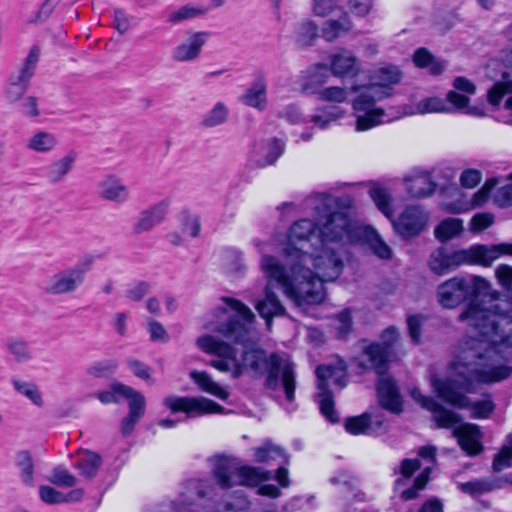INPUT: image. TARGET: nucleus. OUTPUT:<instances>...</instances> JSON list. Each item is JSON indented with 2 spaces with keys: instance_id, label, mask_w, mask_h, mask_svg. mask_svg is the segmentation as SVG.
<instances>
[{
  "instance_id": "nucleus-19",
  "label": "nucleus",
  "mask_w": 512,
  "mask_h": 512,
  "mask_svg": "<svg viewBox=\"0 0 512 512\" xmlns=\"http://www.w3.org/2000/svg\"><path fill=\"white\" fill-rule=\"evenodd\" d=\"M210 34L206 31L189 32L186 37L172 50V58L177 62H193L197 60L207 43Z\"/></svg>"
},
{
  "instance_id": "nucleus-30",
  "label": "nucleus",
  "mask_w": 512,
  "mask_h": 512,
  "mask_svg": "<svg viewBox=\"0 0 512 512\" xmlns=\"http://www.w3.org/2000/svg\"><path fill=\"white\" fill-rule=\"evenodd\" d=\"M25 145L29 151L34 153L50 154L57 149L59 140L55 133L39 129L27 138Z\"/></svg>"
},
{
  "instance_id": "nucleus-60",
  "label": "nucleus",
  "mask_w": 512,
  "mask_h": 512,
  "mask_svg": "<svg viewBox=\"0 0 512 512\" xmlns=\"http://www.w3.org/2000/svg\"><path fill=\"white\" fill-rule=\"evenodd\" d=\"M150 284L145 281L131 283L125 290V297L130 301H141L149 292Z\"/></svg>"
},
{
  "instance_id": "nucleus-40",
  "label": "nucleus",
  "mask_w": 512,
  "mask_h": 512,
  "mask_svg": "<svg viewBox=\"0 0 512 512\" xmlns=\"http://www.w3.org/2000/svg\"><path fill=\"white\" fill-rule=\"evenodd\" d=\"M74 466L82 477L92 478L101 466V458L94 452L81 451L77 455Z\"/></svg>"
},
{
  "instance_id": "nucleus-6",
  "label": "nucleus",
  "mask_w": 512,
  "mask_h": 512,
  "mask_svg": "<svg viewBox=\"0 0 512 512\" xmlns=\"http://www.w3.org/2000/svg\"><path fill=\"white\" fill-rule=\"evenodd\" d=\"M410 395L422 408L432 413L438 427L453 428V435L467 455L474 456L482 451V435L477 425L460 424L458 414L442 407L434 398L422 395L418 388L411 389Z\"/></svg>"
},
{
  "instance_id": "nucleus-16",
  "label": "nucleus",
  "mask_w": 512,
  "mask_h": 512,
  "mask_svg": "<svg viewBox=\"0 0 512 512\" xmlns=\"http://www.w3.org/2000/svg\"><path fill=\"white\" fill-rule=\"evenodd\" d=\"M115 390L128 401L129 412L121 423L122 433L128 435L134 430L135 425L143 417L146 408V400L141 392L124 384H118Z\"/></svg>"
},
{
  "instance_id": "nucleus-58",
  "label": "nucleus",
  "mask_w": 512,
  "mask_h": 512,
  "mask_svg": "<svg viewBox=\"0 0 512 512\" xmlns=\"http://www.w3.org/2000/svg\"><path fill=\"white\" fill-rule=\"evenodd\" d=\"M28 81L29 80L22 79V75L20 74L14 76L6 91L7 100L9 102L18 101L25 93Z\"/></svg>"
},
{
  "instance_id": "nucleus-41",
  "label": "nucleus",
  "mask_w": 512,
  "mask_h": 512,
  "mask_svg": "<svg viewBox=\"0 0 512 512\" xmlns=\"http://www.w3.org/2000/svg\"><path fill=\"white\" fill-rule=\"evenodd\" d=\"M457 487L465 494L477 498L499 487L498 482L493 479H476L468 482L458 483Z\"/></svg>"
},
{
  "instance_id": "nucleus-25",
  "label": "nucleus",
  "mask_w": 512,
  "mask_h": 512,
  "mask_svg": "<svg viewBox=\"0 0 512 512\" xmlns=\"http://www.w3.org/2000/svg\"><path fill=\"white\" fill-rule=\"evenodd\" d=\"M168 207L169 202L163 200L142 211L133 226L134 232L141 234L159 225L164 220Z\"/></svg>"
},
{
  "instance_id": "nucleus-45",
  "label": "nucleus",
  "mask_w": 512,
  "mask_h": 512,
  "mask_svg": "<svg viewBox=\"0 0 512 512\" xmlns=\"http://www.w3.org/2000/svg\"><path fill=\"white\" fill-rule=\"evenodd\" d=\"M229 109L223 102H216L214 106L205 113L201 124L206 128L222 125L226 122Z\"/></svg>"
},
{
  "instance_id": "nucleus-48",
  "label": "nucleus",
  "mask_w": 512,
  "mask_h": 512,
  "mask_svg": "<svg viewBox=\"0 0 512 512\" xmlns=\"http://www.w3.org/2000/svg\"><path fill=\"white\" fill-rule=\"evenodd\" d=\"M280 458L286 460L285 452L272 443L267 442L254 449V460L256 462L265 463Z\"/></svg>"
},
{
  "instance_id": "nucleus-23",
  "label": "nucleus",
  "mask_w": 512,
  "mask_h": 512,
  "mask_svg": "<svg viewBox=\"0 0 512 512\" xmlns=\"http://www.w3.org/2000/svg\"><path fill=\"white\" fill-rule=\"evenodd\" d=\"M333 481H338L343 485L342 495L339 499V506L343 512H363L357 505L365 500V495L356 489L357 481L346 474L340 475L339 478H335Z\"/></svg>"
},
{
  "instance_id": "nucleus-21",
  "label": "nucleus",
  "mask_w": 512,
  "mask_h": 512,
  "mask_svg": "<svg viewBox=\"0 0 512 512\" xmlns=\"http://www.w3.org/2000/svg\"><path fill=\"white\" fill-rule=\"evenodd\" d=\"M97 193L105 201L122 205L131 198V192L123 179L116 174L109 173L97 183Z\"/></svg>"
},
{
  "instance_id": "nucleus-11",
  "label": "nucleus",
  "mask_w": 512,
  "mask_h": 512,
  "mask_svg": "<svg viewBox=\"0 0 512 512\" xmlns=\"http://www.w3.org/2000/svg\"><path fill=\"white\" fill-rule=\"evenodd\" d=\"M462 265H479L477 246L467 249L448 250L439 247L434 250L428 260V266L437 275H445Z\"/></svg>"
},
{
  "instance_id": "nucleus-46",
  "label": "nucleus",
  "mask_w": 512,
  "mask_h": 512,
  "mask_svg": "<svg viewBox=\"0 0 512 512\" xmlns=\"http://www.w3.org/2000/svg\"><path fill=\"white\" fill-rule=\"evenodd\" d=\"M413 61L416 66L427 68L428 71L433 75H438L445 69L444 64L435 60L430 52L424 48H420L415 51Z\"/></svg>"
},
{
  "instance_id": "nucleus-61",
  "label": "nucleus",
  "mask_w": 512,
  "mask_h": 512,
  "mask_svg": "<svg viewBox=\"0 0 512 512\" xmlns=\"http://www.w3.org/2000/svg\"><path fill=\"white\" fill-rule=\"evenodd\" d=\"M494 223V215L489 212L475 214L470 221V231L473 233L481 232Z\"/></svg>"
},
{
  "instance_id": "nucleus-8",
  "label": "nucleus",
  "mask_w": 512,
  "mask_h": 512,
  "mask_svg": "<svg viewBox=\"0 0 512 512\" xmlns=\"http://www.w3.org/2000/svg\"><path fill=\"white\" fill-rule=\"evenodd\" d=\"M351 90L354 95L351 106L357 132L367 131L400 118L397 117L398 111L393 113L379 106L378 102L384 99L365 89L364 85L353 84Z\"/></svg>"
},
{
  "instance_id": "nucleus-14",
  "label": "nucleus",
  "mask_w": 512,
  "mask_h": 512,
  "mask_svg": "<svg viewBox=\"0 0 512 512\" xmlns=\"http://www.w3.org/2000/svg\"><path fill=\"white\" fill-rule=\"evenodd\" d=\"M430 220V214L421 205H409L394 219L395 232L404 239H411L422 233Z\"/></svg>"
},
{
  "instance_id": "nucleus-1",
  "label": "nucleus",
  "mask_w": 512,
  "mask_h": 512,
  "mask_svg": "<svg viewBox=\"0 0 512 512\" xmlns=\"http://www.w3.org/2000/svg\"><path fill=\"white\" fill-rule=\"evenodd\" d=\"M512 300L491 301L488 306L472 302L460 314L471 327L468 339L456 347L447 368V378L430 377L439 398L459 409H468L473 418H487L494 410L491 400L471 403L466 393L475 384L502 381L512 374Z\"/></svg>"
},
{
  "instance_id": "nucleus-52",
  "label": "nucleus",
  "mask_w": 512,
  "mask_h": 512,
  "mask_svg": "<svg viewBox=\"0 0 512 512\" xmlns=\"http://www.w3.org/2000/svg\"><path fill=\"white\" fill-rule=\"evenodd\" d=\"M512 461V434L507 436L506 443L494 457L493 469L497 472L511 466Z\"/></svg>"
},
{
  "instance_id": "nucleus-59",
  "label": "nucleus",
  "mask_w": 512,
  "mask_h": 512,
  "mask_svg": "<svg viewBox=\"0 0 512 512\" xmlns=\"http://www.w3.org/2000/svg\"><path fill=\"white\" fill-rule=\"evenodd\" d=\"M430 467H425L424 470L417 476L412 488L406 489L401 493V498L405 501L414 499L418 491L422 490L429 479Z\"/></svg>"
},
{
  "instance_id": "nucleus-47",
  "label": "nucleus",
  "mask_w": 512,
  "mask_h": 512,
  "mask_svg": "<svg viewBox=\"0 0 512 512\" xmlns=\"http://www.w3.org/2000/svg\"><path fill=\"white\" fill-rule=\"evenodd\" d=\"M353 91L350 87L330 86L318 92L319 99L326 102L344 103L349 100Z\"/></svg>"
},
{
  "instance_id": "nucleus-17",
  "label": "nucleus",
  "mask_w": 512,
  "mask_h": 512,
  "mask_svg": "<svg viewBox=\"0 0 512 512\" xmlns=\"http://www.w3.org/2000/svg\"><path fill=\"white\" fill-rule=\"evenodd\" d=\"M500 183L498 178H489L485 181L483 186L470 198L465 197L460 192L459 198L453 202L444 203L443 208L445 211L453 214H461L477 207L483 206L489 199L491 191Z\"/></svg>"
},
{
  "instance_id": "nucleus-49",
  "label": "nucleus",
  "mask_w": 512,
  "mask_h": 512,
  "mask_svg": "<svg viewBox=\"0 0 512 512\" xmlns=\"http://www.w3.org/2000/svg\"><path fill=\"white\" fill-rule=\"evenodd\" d=\"M16 465L19 469L22 481L26 485L32 486L34 483V465L30 453L27 451H20L16 456Z\"/></svg>"
},
{
  "instance_id": "nucleus-62",
  "label": "nucleus",
  "mask_w": 512,
  "mask_h": 512,
  "mask_svg": "<svg viewBox=\"0 0 512 512\" xmlns=\"http://www.w3.org/2000/svg\"><path fill=\"white\" fill-rule=\"evenodd\" d=\"M39 496L44 503L49 505L64 503V494L48 485H41L39 487Z\"/></svg>"
},
{
  "instance_id": "nucleus-34",
  "label": "nucleus",
  "mask_w": 512,
  "mask_h": 512,
  "mask_svg": "<svg viewBox=\"0 0 512 512\" xmlns=\"http://www.w3.org/2000/svg\"><path fill=\"white\" fill-rule=\"evenodd\" d=\"M344 115L345 111L336 106L318 108L309 116L308 122L312 124L313 128L326 130L332 124L341 120Z\"/></svg>"
},
{
  "instance_id": "nucleus-12",
  "label": "nucleus",
  "mask_w": 512,
  "mask_h": 512,
  "mask_svg": "<svg viewBox=\"0 0 512 512\" xmlns=\"http://www.w3.org/2000/svg\"><path fill=\"white\" fill-rule=\"evenodd\" d=\"M163 405L172 413H184L187 418L208 414H221L224 408L206 397H187L170 395L163 399Z\"/></svg>"
},
{
  "instance_id": "nucleus-53",
  "label": "nucleus",
  "mask_w": 512,
  "mask_h": 512,
  "mask_svg": "<svg viewBox=\"0 0 512 512\" xmlns=\"http://www.w3.org/2000/svg\"><path fill=\"white\" fill-rule=\"evenodd\" d=\"M370 196L376 204L377 208L388 218H393V210L391 207V199L389 194L381 188H374L370 191Z\"/></svg>"
},
{
  "instance_id": "nucleus-15",
  "label": "nucleus",
  "mask_w": 512,
  "mask_h": 512,
  "mask_svg": "<svg viewBox=\"0 0 512 512\" xmlns=\"http://www.w3.org/2000/svg\"><path fill=\"white\" fill-rule=\"evenodd\" d=\"M487 100L492 106H503L499 108L498 120L512 126V80L503 73L502 79L497 80L487 91Z\"/></svg>"
},
{
  "instance_id": "nucleus-37",
  "label": "nucleus",
  "mask_w": 512,
  "mask_h": 512,
  "mask_svg": "<svg viewBox=\"0 0 512 512\" xmlns=\"http://www.w3.org/2000/svg\"><path fill=\"white\" fill-rule=\"evenodd\" d=\"M319 35H321L319 27L311 19H305L295 26L294 39L300 47L312 46Z\"/></svg>"
},
{
  "instance_id": "nucleus-28",
  "label": "nucleus",
  "mask_w": 512,
  "mask_h": 512,
  "mask_svg": "<svg viewBox=\"0 0 512 512\" xmlns=\"http://www.w3.org/2000/svg\"><path fill=\"white\" fill-rule=\"evenodd\" d=\"M450 106L445 100L439 97H427L418 101L415 105H405L398 111L397 117L413 116L428 113H449Z\"/></svg>"
},
{
  "instance_id": "nucleus-29",
  "label": "nucleus",
  "mask_w": 512,
  "mask_h": 512,
  "mask_svg": "<svg viewBox=\"0 0 512 512\" xmlns=\"http://www.w3.org/2000/svg\"><path fill=\"white\" fill-rule=\"evenodd\" d=\"M77 161V153L73 150L52 161L46 168L45 177L52 184L63 182L73 170Z\"/></svg>"
},
{
  "instance_id": "nucleus-44",
  "label": "nucleus",
  "mask_w": 512,
  "mask_h": 512,
  "mask_svg": "<svg viewBox=\"0 0 512 512\" xmlns=\"http://www.w3.org/2000/svg\"><path fill=\"white\" fill-rule=\"evenodd\" d=\"M311 11L316 17L327 18L346 10L340 0H312Z\"/></svg>"
},
{
  "instance_id": "nucleus-26",
  "label": "nucleus",
  "mask_w": 512,
  "mask_h": 512,
  "mask_svg": "<svg viewBox=\"0 0 512 512\" xmlns=\"http://www.w3.org/2000/svg\"><path fill=\"white\" fill-rule=\"evenodd\" d=\"M406 191L415 198L431 196L436 188L429 173L416 169L405 178Z\"/></svg>"
},
{
  "instance_id": "nucleus-31",
  "label": "nucleus",
  "mask_w": 512,
  "mask_h": 512,
  "mask_svg": "<svg viewBox=\"0 0 512 512\" xmlns=\"http://www.w3.org/2000/svg\"><path fill=\"white\" fill-rule=\"evenodd\" d=\"M249 107L264 111L267 108V80L259 76L240 98Z\"/></svg>"
},
{
  "instance_id": "nucleus-3",
  "label": "nucleus",
  "mask_w": 512,
  "mask_h": 512,
  "mask_svg": "<svg viewBox=\"0 0 512 512\" xmlns=\"http://www.w3.org/2000/svg\"><path fill=\"white\" fill-rule=\"evenodd\" d=\"M220 303L207 318L204 328L244 347L239 349L211 334L199 336L195 340L197 348L214 356L209 361V366L229 374L233 379L267 366L266 386L274 390L281 385L286 399L292 402L295 396V379L289 359L271 355L267 360L263 350L247 347L245 344L252 339V323L255 318L253 312L230 297L221 298Z\"/></svg>"
},
{
  "instance_id": "nucleus-33",
  "label": "nucleus",
  "mask_w": 512,
  "mask_h": 512,
  "mask_svg": "<svg viewBox=\"0 0 512 512\" xmlns=\"http://www.w3.org/2000/svg\"><path fill=\"white\" fill-rule=\"evenodd\" d=\"M330 74L331 73L327 65L322 63L314 64L301 72V87L305 91L313 90L327 83Z\"/></svg>"
},
{
  "instance_id": "nucleus-38",
  "label": "nucleus",
  "mask_w": 512,
  "mask_h": 512,
  "mask_svg": "<svg viewBox=\"0 0 512 512\" xmlns=\"http://www.w3.org/2000/svg\"><path fill=\"white\" fill-rule=\"evenodd\" d=\"M208 10L209 9L205 6L188 3L172 10L167 16V21L172 25H177L185 21L202 17L208 12Z\"/></svg>"
},
{
  "instance_id": "nucleus-4",
  "label": "nucleus",
  "mask_w": 512,
  "mask_h": 512,
  "mask_svg": "<svg viewBox=\"0 0 512 512\" xmlns=\"http://www.w3.org/2000/svg\"><path fill=\"white\" fill-rule=\"evenodd\" d=\"M286 236L287 234L283 237L279 235L274 238V242L284 243V246L282 248V254L285 259V265L281 264L276 257L270 255H264L260 261L261 270L267 279V287L265 299L258 301L255 305V308L260 314V316L266 320V325L269 329L272 325V318L275 316L283 315L285 312V309L280 303L277 296L270 291V286L276 285L277 287H279L282 290L283 294L289 300H291L296 306L301 307L306 304L319 303L308 301H295L286 294V292L284 291V287L280 283V281L271 277V275L264 269L265 260L267 258H272L281 267L283 271V277L287 279L288 282H291L296 288L301 285V290L303 291L309 289L308 287H305V285L301 284L306 281L303 275L306 273L307 269H309L312 273L315 272V269L309 260V246H303L302 243H285Z\"/></svg>"
},
{
  "instance_id": "nucleus-50",
  "label": "nucleus",
  "mask_w": 512,
  "mask_h": 512,
  "mask_svg": "<svg viewBox=\"0 0 512 512\" xmlns=\"http://www.w3.org/2000/svg\"><path fill=\"white\" fill-rule=\"evenodd\" d=\"M13 386L19 394L29 399L34 405L38 407L43 406L42 394L36 384L31 382L14 380Z\"/></svg>"
},
{
  "instance_id": "nucleus-56",
  "label": "nucleus",
  "mask_w": 512,
  "mask_h": 512,
  "mask_svg": "<svg viewBox=\"0 0 512 512\" xmlns=\"http://www.w3.org/2000/svg\"><path fill=\"white\" fill-rule=\"evenodd\" d=\"M494 194V201L500 207L512 206V175L502 183Z\"/></svg>"
},
{
  "instance_id": "nucleus-5",
  "label": "nucleus",
  "mask_w": 512,
  "mask_h": 512,
  "mask_svg": "<svg viewBox=\"0 0 512 512\" xmlns=\"http://www.w3.org/2000/svg\"><path fill=\"white\" fill-rule=\"evenodd\" d=\"M398 339L399 332L397 329L388 327L382 332L379 343H371L364 349V355L367 356L370 367L380 375L377 384L380 404L392 413L402 411V398L393 379L383 373L385 364L390 360L393 354V346Z\"/></svg>"
},
{
  "instance_id": "nucleus-35",
  "label": "nucleus",
  "mask_w": 512,
  "mask_h": 512,
  "mask_svg": "<svg viewBox=\"0 0 512 512\" xmlns=\"http://www.w3.org/2000/svg\"><path fill=\"white\" fill-rule=\"evenodd\" d=\"M382 425L379 417H372L370 414H362L346 420L345 429L353 435L372 434Z\"/></svg>"
},
{
  "instance_id": "nucleus-20",
  "label": "nucleus",
  "mask_w": 512,
  "mask_h": 512,
  "mask_svg": "<svg viewBox=\"0 0 512 512\" xmlns=\"http://www.w3.org/2000/svg\"><path fill=\"white\" fill-rule=\"evenodd\" d=\"M329 70L337 78H355L362 72V67L352 51L340 49L329 56Z\"/></svg>"
},
{
  "instance_id": "nucleus-18",
  "label": "nucleus",
  "mask_w": 512,
  "mask_h": 512,
  "mask_svg": "<svg viewBox=\"0 0 512 512\" xmlns=\"http://www.w3.org/2000/svg\"><path fill=\"white\" fill-rule=\"evenodd\" d=\"M88 268V265L80 264L59 271L49 281L47 291L55 295L74 292L83 283Z\"/></svg>"
},
{
  "instance_id": "nucleus-51",
  "label": "nucleus",
  "mask_w": 512,
  "mask_h": 512,
  "mask_svg": "<svg viewBox=\"0 0 512 512\" xmlns=\"http://www.w3.org/2000/svg\"><path fill=\"white\" fill-rule=\"evenodd\" d=\"M181 231L188 237L195 238L201 230L200 219L196 214L183 211L180 214Z\"/></svg>"
},
{
  "instance_id": "nucleus-63",
  "label": "nucleus",
  "mask_w": 512,
  "mask_h": 512,
  "mask_svg": "<svg viewBox=\"0 0 512 512\" xmlns=\"http://www.w3.org/2000/svg\"><path fill=\"white\" fill-rule=\"evenodd\" d=\"M39 55H40V50L38 47H33L30 50V52L24 62L23 67L21 68V70L18 73V74L22 75V79L30 80V78L32 77V75L34 73L36 64L38 62Z\"/></svg>"
},
{
  "instance_id": "nucleus-54",
  "label": "nucleus",
  "mask_w": 512,
  "mask_h": 512,
  "mask_svg": "<svg viewBox=\"0 0 512 512\" xmlns=\"http://www.w3.org/2000/svg\"><path fill=\"white\" fill-rule=\"evenodd\" d=\"M332 327L336 331V335L339 338H343L348 335L352 330V317L349 309L343 310L332 320Z\"/></svg>"
},
{
  "instance_id": "nucleus-10",
  "label": "nucleus",
  "mask_w": 512,
  "mask_h": 512,
  "mask_svg": "<svg viewBox=\"0 0 512 512\" xmlns=\"http://www.w3.org/2000/svg\"><path fill=\"white\" fill-rule=\"evenodd\" d=\"M316 376L318 380L316 398L320 412L330 422H337L339 417L334 409V399L329 386L331 383L340 388L345 386L346 367L343 363H339L336 367L321 365L316 369Z\"/></svg>"
},
{
  "instance_id": "nucleus-27",
  "label": "nucleus",
  "mask_w": 512,
  "mask_h": 512,
  "mask_svg": "<svg viewBox=\"0 0 512 512\" xmlns=\"http://www.w3.org/2000/svg\"><path fill=\"white\" fill-rule=\"evenodd\" d=\"M285 144L279 139H270L254 147L252 159L259 167L274 164L283 154Z\"/></svg>"
},
{
  "instance_id": "nucleus-43",
  "label": "nucleus",
  "mask_w": 512,
  "mask_h": 512,
  "mask_svg": "<svg viewBox=\"0 0 512 512\" xmlns=\"http://www.w3.org/2000/svg\"><path fill=\"white\" fill-rule=\"evenodd\" d=\"M250 509V501L246 496L238 491L234 494L226 495L225 498L219 502L214 512H247Z\"/></svg>"
},
{
  "instance_id": "nucleus-9",
  "label": "nucleus",
  "mask_w": 512,
  "mask_h": 512,
  "mask_svg": "<svg viewBox=\"0 0 512 512\" xmlns=\"http://www.w3.org/2000/svg\"><path fill=\"white\" fill-rule=\"evenodd\" d=\"M489 283L480 276L453 277L438 287L439 303L445 308H454L468 298L486 294Z\"/></svg>"
},
{
  "instance_id": "nucleus-55",
  "label": "nucleus",
  "mask_w": 512,
  "mask_h": 512,
  "mask_svg": "<svg viewBox=\"0 0 512 512\" xmlns=\"http://www.w3.org/2000/svg\"><path fill=\"white\" fill-rule=\"evenodd\" d=\"M118 367V363L113 359H106L95 362L88 369L87 373L95 378H103L112 374Z\"/></svg>"
},
{
  "instance_id": "nucleus-2",
  "label": "nucleus",
  "mask_w": 512,
  "mask_h": 512,
  "mask_svg": "<svg viewBox=\"0 0 512 512\" xmlns=\"http://www.w3.org/2000/svg\"><path fill=\"white\" fill-rule=\"evenodd\" d=\"M313 219L302 218L291 224L285 243H302L309 246V260L315 272L307 269L301 283L308 290L297 288L283 277L281 267L272 258L264 262V269L280 281L286 294L297 302H322L325 298L324 282L336 280L344 267V245L365 242L381 259H390L391 248L379 233L370 226H363L351 219L347 211L338 209V200L326 194L315 196Z\"/></svg>"
},
{
  "instance_id": "nucleus-13",
  "label": "nucleus",
  "mask_w": 512,
  "mask_h": 512,
  "mask_svg": "<svg viewBox=\"0 0 512 512\" xmlns=\"http://www.w3.org/2000/svg\"><path fill=\"white\" fill-rule=\"evenodd\" d=\"M210 495L205 481L190 480L183 487L176 501L162 502L149 512H198L195 501Z\"/></svg>"
},
{
  "instance_id": "nucleus-57",
  "label": "nucleus",
  "mask_w": 512,
  "mask_h": 512,
  "mask_svg": "<svg viewBox=\"0 0 512 512\" xmlns=\"http://www.w3.org/2000/svg\"><path fill=\"white\" fill-rule=\"evenodd\" d=\"M48 481L60 487H72L76 485L77 479L67 469L57 467L52 470Z\"/></svg>"
},
{
  "instance_id": "nucleus-64",
  "label": "nucleus",
  "mask_w": 512,
  "mask_h": 512,
  "mask_svg": "<svg viewBox=\"0 0 512 512\" xmlns=\"http://www.w3.org/2000/svg\"><path fill=\"white\" fill-rule=\"evenodd\" d=\"M279 116L287 120L291 124H301L306 122L302 110L296 104H289L285 106L280 112Z\"/></svg>"
},
{
  "instance_id": "nucleus-7",
  "label": "nucleus",
  "mask_w": 512,
  "mask_h": 512,
  "mask_svg": "<svg viewBox=\"0 0 512 512\" xmlns=\"http://www.w3.org/2000/svg\"><path fill=\"white\" fill-rule=\"evenodd\" d=\"M214 478L221 488L228 489L236 485L258 488V494L270 498H278L281 491L275 485L262 484L271 479V472L262 468L241 465L238 460L230 458L218 459L214 470Z\"/></svg>"
},
{
  "instance_id": "nucleus-36",
  "label": "nucleus",
  "mask_w": 512,
  "mask_h": 512,
  "mask_svg": "<svg viewBox=\"0 0 512 512\" xmlns=\"http://www.w3.org/2000/svg\"><path fill=\"white\" fill-rule=\"evenodd\" d=\"M476 246L479 257V265L481 266H490L495 260L503 255L512 256V242L490 246L476 244Z\"/></svg>"
},
{
  "instance_id": "nucleus-22",
  "label": "nucleus",
  "mask_w": 512,
  "mask_h": 512,
  "mask_svg": "<svg viewBox=\"0 0 512 512\" xmlns=\"http://www.w3.org/2000/svg\"><path fill=\"white\" fill-rule=\"evenodd\" d=\"M402 74L396 66H385L380 68L372 76L371 82L364 85L377 97L389 98L394 94V86L401 81Z\"/></svg>"
},
{
  "instance_id": "nucleus-42",
  "label": "nucleus",
  "mask_w": 512,
  "mask_h": 512,
  "mask_svg": "<svg viewBox=\"0 0 512 512\" xmlns=\"http://www.w3.org/2000/svg\"><path fill=\"white\" fill-rule=\"evenodd\" d=\"M469 101L468 96L455 91H450L447 94V102L451 105V112L459 111L467 115L483 117L485 115L484 110L477 106L470 105Z\"/></svg>"
},
{
  "instance_id": "nucleus-39",
  "label": "nucleus",
  "mask_w": 512,
  "mask_h": 512,
  "mask_svg": "<svg viewBox=\"0 0 512 512\" xmlns=\"http://www.w3.org/2000/svg\"><path fill=\"white\" fill-rule=\"evenodd\" d=\"M464 231V221L460 218L448 217L443 219L434 230L435 237L440 242H447L460 236Z\"/></svg>"
},
{
  "instance_id": "nucleus-24",
  "label": "nucleus",
  "mask_w": 512,
  "mask_h": 512,
  "mask_svg": "<svg viewBox=\"0 0 512 512\" xmlns=\"http://www.w3.org/2000/svg\"><path fill=\"white\" fill-rule=\"evenodd\" d=\"M354 24L347 11L327 19L321 26V37L327 42H334L353 30Z\"/></svg>"
},
{
  "instance_id": "nucleus-32",
  "label": "nucleus",
  "mask_w": 512,
  "mask_h": 512,
  "mask_svg": "<svg viewBox=\"0 0 512 512\" xmlns=\"http://www.w3.org/2000/svg\"><path fill=\"white\" fill-rule=\"evenodd\" d=\"M189 376L199 390L210 394L220 400H226L229 392L206 371L192 370Z\"/></svg>"
}]
</instances>
